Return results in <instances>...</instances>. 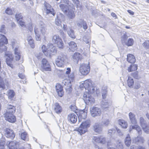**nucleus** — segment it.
<instances>
[{"label": "nucleus", "instance_id": "f257e3e1", "mask_svg": "<svg viewBox=\"0 0 149 149\" xmlns=\"http://www.w3.org/2000/svg\"><path fill=\"white\" fill-rule=\"evenodd\" d=\"M69 79H64L62 81V85H64V88L68 93H71L72 91L71 82H73L74 78V74L72 73L70 75H68Z\"/></svg>", "mask_w": 149, "mask_h": 149}, {"label": "nucleus", "instance_id": "f03ea898", "mask_svg": "<svg viewBox=\"0 0 149 149\" xmlns=\"http://www.w3.org/2000/svg\"><path fill=\"white\" fill-rule=\"evenodd\" d=\"M90 126V121L88 120L86 121L82 122L80 127L77 130V131L81 135L85 133L87 130V129Z\"/></svg>", "mask_w": 149, "mask_h": 149}, {"label": "nucleus", "instance_id": "7ed1b4c3", "mask_svg": "<svg viewBox=\"0 0 149 149\" xmlns=\"http://www.w3.org/2000/svg\"><path fill=\"white\" fill-rule=\"evenodd\" d=\"M67 59L66 56L63 54H61L58 56L56 61L55 63L58 67H62L65 63Z\"/></svg>", "mask_w": 149, "mask_h": 149}, {"label": "nucleus", "instance_id": "20e7f679", "mask_svg": "<svg viewBox=\"0 0 149 149\" xmlns=\"http://www.w3.org/2000/svg\"><path fill=\"white\" fill-rule=\"evenodd\" d=\"M83 97L84 100L86 104L92 105L95 102L94 98L91 95V94L87 92L84 93Z\"/></svg>", "mask_w": 149, "mask_h": 149}, {"label": "nucleus", "instance_id": "39448f33", "mask_svg": "<svg viewBox=\"0 0 149 149\" xmlns=\"http://www.w3.org/2000/svg\"><path fill=\"white\" fill-rule=\"evenodd\" d=\"M90 70L89 63L88 64L82 63L80 65L79 71L82 75H86L89 73Z\"/></svg>", "mask_w": 149, "mask_h": 149}, {"label": "nucleus", "instance_id": "423d86ee", "mask_svg": "<svg viewBox=\"0 0 149 149\" xmlns=\"http://www.w3.org/2000/svg\"><path fill=\"white\" fill-rule=\"evenodd\" d=\"M52 41L53 43L57 45L59 48L63 49L64 47V43L61 38L58 35H54L52 37Z\"/></svg>", "mask_w": 149, "mask_h": 149}, {"label": "nucleus", "instance_id": "0eeeda50", "mask_svg": "<svg viewBox=\"0 0 149 149\" xmlns=\"http://www.w3.org/2000/svg\"><path fill=\"white\" fill-rule=\"evenodd\" d=\"M41 69L42 71H50L51 70V66L47 60L45 58L42 59V61Z\"/></svg>", "mask_w": 149, "mask_h": 149}, {"label": "nucleus", "instance_id": "6e6552de", "mask_svg": "<svg viewBox=\"0 0 149 149\" xmlns=\"http://www.w3.org/2000/svg\"><path fill=\"white\" fill-rule=\"evenodd\" d=\"M5 56L7 64L11 68H13V65L12 63L13 60V55L10 54L6 53Z\"/></svg>", "mask_w": 149, "mask_h": 149}, {"label": "nucleus", "instance_id": "1a4fd4ad", "mask_svg": "<svg viewBox=\"0 0 149 149\" xmlns=\"http://www.w3.org/2000/svg\"><path fill=\"white\" fill-rule=\"evenodd\" d=\"M5 89V85L3 79L0 76V100L1 101H4V94L2 93L1 91Z\"/></svg>", "mask_w": 149, "mask_h": 149}, {"label": "nucleus", "instance_id": "9d476101", "mask_svg": "<svg viewBox=\"0 0 149 149\" xmlns=\"http://www.w3.org/2000/svg\"><path fill=\"white\" fill-rule=\"evenodd\" d=\"M4 117L5 119L10 123H14L16 120V117L13 114L6 113Z\"/></svg>", "mask_w": 149, "mask_h": 149}, {"label": "nucleus", "instance_id": "9b49d317", "mask_svg": "<svg viewBox=\"0 0 149 149\" xmlns=\"http://www.w3.org/2000/svg\"><path fill=\"white\" fill-rule=\"evenodd\" d=\"M5 135L6 136L11 139H13L15 136V134L13 130L10 129L6 128L4 130Z\"/></svg>", "mask_w": 149, "mask_h": 149}, {"label": "nucleus", "instance_id": "f8f14e48", "mask_svg": "<svg viewBox=\"0 0 149 149\" xmlns=\"http://www.w3.org/2000/svg\"><path fill=\"white\" fill-rule=\"evenodd\" d=\"M91 115L93 117L100 116L101 113V110L100 109L97 107H93L90 110Z\"/></svg>", "mask_w": 149, "mask_h": 149}, {"label": "nucleus", "instance_id": "ddd939ff", "mask_svg": "<svg viewBox=\"0 0 149 149\" xmlns=\"http://www.w3.org/2000/svg\"><path fill=\"white\" fill-rule=\"evenodd\" d=\"M87 110L84 109L83 110H80L78 114H77L78 116L79 121H80V120H81L82 119H85L87 116Z\"/></svg>", "mask_w": 149, "mask_h": 149}, {"label": "nucleus", "instance_id": "4468645a", "mask_svg": "<svg viewBox=\"0 0 149 149\" xmlns=\"http://www.w3.org/2000/svg\"><path fill=\"white\" fill-rule=\"evenodd\" d=\"M111 104V102L108 99L107 100L103 99L101 102V105L102 109L105 110L109 107Z\"/></svg>", "mask_w": 149, "mask_h": 149}, {"label": "nucleus", "instance_id": "2eb2a0df", "mask_svg": "<svg viewBox=\"0 0 149 149\" xmlns=\"http://www.w3.org/2000/svg\"><path fill=\"white\" fill-rule=\"evenodd\" d=\"M77 25L79 28L83 27L85 30H86L88 28V26L87 23L83 19H80L77 22Z\"/></svg>", "mask_w": 149, "mask_h": 149}, {"label": "nucleus", "instance_id": "dca6fc26", "mask_svg": "<svg viewBox=\"0 0 149 149\" xmlns=\"http://www.w3.org/2000/svg\"><path fill=\"white\" fill-rule=\"evenodd\" d=\"M46 9V13L48 14L49 13L51 14L54 16L55 15V13L54 12V10L53 8H51V6L49 4L45 2L44 3Z\"/></svg>", "mask_w": 149, "mask_h": 149}, {"label": "nucleus", "instance_id": "f3484780", "mask_svg": "<svg viewBox=\"0 0 149 149\" xmlns=\"http://www.w3.org/2000/svg\"><path fill=\"white\" fill-rule=\"evenodd\" d=\"M68 119L70 122L74 123L77 120V117L75 114L71 113L68 116Z\"/></svg>", "mask_w": 149, "mask_h": 149}, {"label": "nucleus", "instance_id": "a211bd4d", "mask_svg": "<svg viewBox=\"0 0 149 149\" xmlns=\"http://www.w3.org/2000/svg\"><path fill=\"white\" fill-rule=\"evenodd\" d=\"M132 142L133 143L137 144H141L143 143L144 139L143 137L138 136L133 138Z\"/></svg>", "mask_w": 149, "mask_h": 149}, {"label": "nucleus", "instance_id": "6ab92c4d", "mask_svg": "<svg viewBox=\"0 0 149 149\" xmlns=\"http://www.w3.org/2000/svg\"><path fill=\"white\" fill-rule=\"evenodd\" d=\"M56 89L58 95L60 97H62L63 95V87L59 84H57L56 86Z\"/></svg>", "mask_w": 149, "mask_h": 149}, {"label": "nucleus", "instance_id": "aec40b11", "mask_svg": "<svg viewBox=\"0 0 149 149\" xmlns=\"http://www.w3.org/2000/svg\"><path fill=\"white\" fill-rule=\"evenodd\" d=\"M19 142L15 141L10 142L8 145L9 149H17L19 147Z\"/></svg>", "mask_w": 149, "mask_h": 149}, {"label": "nucleus", "instance_id": "412c9836", "mask_svg": "<svg viewBox=\"0 0 149 149\" xmlns=\"http://www.w3.org/2000/svg\"><path fill=\"white\" fill-rule=\"evenodd\" d=\"M93 140L96 143L101 144H104L106 141L105 138L102 136L99 137L94 136Z\"/></svg>", "mask_w": 149, "mask_h": 149}, {"label": "nucleus", "instance_id": "4be33fe9", "mask_svg": "<svg viewBox=\"0 0 149 149\" xmlns=\"http://www.w3.org/2000/svg\"><path fill=\"white\" fill-rule=\"evenodd\" d=\"M132 129L136 130L138 132V134L141 135L142 133V130L140 127L138 125H131L130 127L129 132H130Z\"/></svg>", "mask_w": 149, "mask_h": 149}, {"label": "nucleus", "instance_id": "5701e85b", "mask_svg": "<svg viewBox=\"0 0 149 149\" xmlns=\"http://www.w3.org/2000/svg\"><path fill=\"white\" fill-rule=\"evenodd\" d=\"M69 51L74 52L77 49L76 44L74 42L72 41L68 43Z\"/></svg>", "mask_w": 149, "mask_h": 149}, {"label": "nucleus", "instance_id": "b1692460", "mask_svg": "<svg viewBox=\"0 0 149 149\" xmlns=\"http://www.w3.org/2000/svg\"><path fill=\"white\" fill-rule=\"evenodd\" d=\"M8 40L5 36L0 34V47L8 43Z\"/></svg>", "mask_w": 149, "mask_h": 149}, {"label": "nucleus", "instance_id": "393cba45", "mask_svg": "<svg viewBox=\"0 0 149 149\" xmlns=\"http://www.w3.org/2000/svg\"><path fill=\"white\" fill-rule=\"evenodd\" d=\"M54 110L56 113H61L62 110V107L58 103H55L54 105Z\"/></svg>", "mask_w": 149, "mask_h": 149}, {"label": "nucleus", "instance_id": "a878e982", "mask_svg": "<svg viewBox=\"0 0 149 149\" xmlns=\"http://www.w3.org/2000/svg\"><path fill=\"white\" fill-rule=\"evenodd\" d=\"M39 27L40 28V31L42 34L45 33L46 30V25L44 23L43 21V19L42 20H40L39 24Z\"/></svg>", "mask_w": 149, "mask_h": 149}, {"label": "nucleus", "instance_id": "bb28decb", "mask_svg": "<svg viewBox=\"0 0 149 149\" xmlns=\"http://www.w3.org/2000/svg\"><path fill=\"white\" fill-rule=\"evenodd\" d=\"M7 109H8L6 112V113L13 114L15 111L16 108L15 107L13 106L9 105L7 107Z\"/></svg>", "mask_w": 149, "mask_h": 149}, {"label": "nucleus", "instance_id": "cd10ccee", "mask_svg": "<svg viewBox=\"0 0 149 149\" xmlns=\"http://www.w3.org/2000/svg\"><path fill=\"white\" fill-rule=\"evenodd\" d=\"M127 60L128 62L133 63L135 62L136 59L134 55L131 54H129L127 55Z\"/></svg>", "mask_w": 149, "mask_h": 149}, {"label": "nucleus", "instance_id": "c85d7f7f", "mask_svg": "<svg viewBox=\"0 0 149 149\" xmlns=\"http://www.w3.org/2000/svg\"><path fill=\"white\" fill-rule=\"evenodd\" d=\"M67 33L69 36L72 39H74L76 38L74 31L72 29L69 28L67 31Z\"/></svg>", "mask_w": 149, "mask_h": 149}, {"label": "nucleus", "instance_id": "c756f323", "mask_svg": "<svg viewBox=\"0 0 149 149\" xmlns=\"http://www.w3.org/2000/svg\"><path fill=\"white\" fill-rule=\"evenodd\" d=\"M67 16L70 19H72L75 17L74 11L72 9H69L67 11Z\"/></svg>", "mask_w": 149, "mask_h": 149}, {"label": "nucleus", "instance_id": "7c9ffc66", "mask_svg": "<svg viewBox=\"0 0 149 149\" xmlns=\"http://www.w3.org/2000/svg\"><path fill=\"white\" fill-rule=\"evenodd\" d=\"M93 130L95 132L100 133L102 131L101 126L98 123H95L93 126Z\"/></svg>", "mask_w": 149, "mask_h": 149}, {"label": "nucleus", "instance_id": "2f4dec72", "mask_svg": "<svg viewBox=\"0 0 149 149\" xmlns=\"http://www.w3.org/2000/svg\"><path fill=\"white\" fill-rule=\"evenodd\" d=\"M131 143V139L129 134H127L125 140V145L127 146H130Z\"/></svg>", "mask_w": 149, "mask_h": 149}, {"label": "nucleus", "instance_id": "473e14b6", "mask_svg": "<svg viewBox=\"0 0 149 149\" xmlns=\"http://www.w3.org/2000/svg\"><path fill=\"white\" fill-rule=\"evenodd\" d=\"M129 116L131 123L132 124H136L137 121L135 118V115L132 112H130L129 114Z\"/></svg>", "mask_w": 149, "mask_h": 149}, {"label": "nucleus", "instance_id": "72a5a7b5", "mask_svg": "<svg viewBox=\"0 0 149 149\" xmlns=\"http://www.w3.org/2000/svg\"><path fill=\"white\" fill-rule=\"evenodd\" d=\"M15 58L16 61L19 60L21 57V54L18 48H15L14 49Z\"/></svg>", "mask_w": 149, "mask_h": 149}, {"label": "nucleus", "instance_id": "f704fd0d", "mask_svg": "<svg viewBox=\"0 0 149 149\" xmlns=\"http://www.w3.org/2000/svg\"><path fill=\"white\" fill-rule=\"evenodd\" d=\"M91 84V83L89 80H86L84 81L83 83L82 84L84 87L86 89H87L88 90L90 87Z\"/></svg>", "mask_w": 149, "mask_h": 149}, {"label": "nucleus", "instance_id": "c9c22d12", "mask_svg": "<svg viewBox=\"0 0 149 149\" xmlns=\"http://www.w3.org/2000/svg\"><path fill=\"white\" fill-rule=\"evenodd\" d=\"M127 81L128 86L130 88H133V86L134 84L133 79L130 77H128Z\"/></svg>", "mask_w": 149, "mask_h": 149}, {"label": "nucleus", "instance_id": "e433bc0d", "mask_svg": "<svg viewBox=\"0 0 149 149\" xmlns=\"http://www.w3.org/2000/svg\"><path fill=\"white\" fill-rule=\"evenodd\" d=\"M59 7L61 10L65 13H67V11L69 9L68 8V6L65 4H60L59 5Z\"/></svg>", "mask_w": 149, "mask_h": 149}, {"label": "nucleus", "instance_id": "4c0bfd02", "mask_svg": "<svg viewBox=\"0 0 149 149\" xmlns=\"http://www.w3.org/2000/svg\"><path fill=\"white\" fill-rule=\"evenodd\" d=\"M119 124L121 125L122 127L123 128L125 129L127 127V123L125 120H119Z\"/></svg>", "mask_w": 149, "mask_h": 149}, {"label": "nucleus", "instance_id": "58836bf2", "mask_svg": "<svg viewBox=\"0 0 149 149\" xmlns=\"http://www.w3.org/2000/svg\"><path fill=\"white\" fill-rule=\"evenodd\" d=\"M15 93L14 91L11 90H10L8 92V98L12 100V98L14 96Z\"/></svg>", "mask_w": 149, "mask_h": 149}, {"label": "nucleus", "instance_id": "ea45409f", "mask_svg": "<svg viewBox=\"0 0 149 149\" xmlns=\"http://www.w3.org/2000/svg\"><path fill=\"white\" fill-rule=\"evenodd\" d=\"M140 125L142 128L145 127L147 125L146 122L143 118L141 117L140 118Z\"/></svg>", "mask_w": 149, "mask_h": 149}, {"label": "nucleus", "instance_id": "a19ab883", "mask_svg": "<svg viewBox=\"0 0 149 149\" xmlns=\"http://www.w3.org/2000/svg\"><path fill=\"white\" fill-rule=\"evenodd\" d=\"M21 137L22 139L26 141L28 140L27 134L26 132H22L21 134Z\"/></svg>", "mask_w": 149, "mask_h": 149}, {"label": "nucleus", "instance_id": "79ce46f5", "mask_svg": "<svg viewBox=\"0 0 149 149\" xmlns=\"http://www.w3.org/2000/svg\"><path fill=\"white\" fill-rule=\"evenodd\" d=\"M48 51H50L51 52L50 53L51 54H52L53 53H56V47L52 45L49 46Z\"/></svg>", "mask_w": 149, "mask_h": 149}, {"label": "nucleus", "instance_id": "37998d69", "mask_svg": "<svg viewBox=\"0 0 149 149\" xmlns=\"http://www.w3.org/2000/svg\"><path fill=\"white\" fill-rule=\"evenodd\" d=\"M56 18L60 20L63 21L65 19V16L62 13H57Z\"/></svg>", "mask_w": 149, "mask_h": 149}, {"label": "nucleus", "instance_id": "c03bdc74", "mask_svg": "<svg viewBox=\"0 0 149 149\" xmlns=\"http://www.w3.org/2000/svg\"><path fill=\"white\" fill-rule=\"evenodd\" d=\"M15 18L17 22L22 21L23 18V16L21 13H17L15 15Z\"/></svg>", "mask_w": 149, "mask_h": 149}, {"label": "nucleus", "instance_id": "a18cd8bd", "mask_svg": "<svg viewBox=\"0 0 149 149\" xmlns=\"http://www.w3.org/2000/svg\"><path fill=\"white\" fill-rule=\"evenodd\" d=\"M102 99H105L107 95V90L106 89H102Z\"/></svg>", "mask_w": 149, "mask_h": 149}, {"label": "nucleus", "instance_id": "49530a36", "mask_svg": "<svg viewBox=\"0 0 149 149\" xmlns=\"http://www.w3.org/2000/svg\"><path fill=\"white\" fill-rule=\"evenodd\" d=\"M131 75L135 79H139L141 78L138 75V72L137 71L132 73Z\"/></svg>", "mask_w": 149, "mask_h": 149}, {"label": "nucleus", "instance_id": "de8ad7c7", "mask_svg": "<svg viewBox=\"0 0 149 149\" xmlns=\"http://www.w3.org/2000/svg\"><path fill=\"white\" fill-rule=\"evenodd\" d=\"M134 43V40L130 38L127 40L126 44L128 46H132Z\"/></svg>", "mask_w": 149, "mask_h": 149}, {"label": "nucleus", "instance_id": "09e8293b", "mask_svg": "<svg viewBox=\"0 0 149 149\" xmlns=\"http://www.w3.org/2000/svg\"><path fill=\"white\" fill-rule=\"evenodd\" d=\"M5 142L2 139L0 140V149H3L4 148Z\"/></svg>", "mask_w": 149, "mask_h": 149}, {"label": "nucleus", "instance_id": "8fccbe9b", "mask_svg": "<svg viewBox=\"0 0 149 149\" xmlns=\"http://www.w3.org/2000/svg\"><path fill=\"white\" fill-rule=\"evenodd\" d=\"M80 54L78 53H74L73 56V58L74 59H75L77 61L79 59ZM78 62V61H77Z\"/></svg>", "mask_w": 149, "mask_h": 149}, {"label": "nucleus", "instance_id": "3c124183", "mask_svg": "<svg viewBox=\"0 0 149 149\" xmlns=\"http://www.w3.org/2000/svg\"><path fill=\"white\" fill-rule=\"evenodd\" d=\"M143 46L146 49H149V41L146 40L143 44Z\"/></svg>", "mask_w": 149, "mask_h": 149}, {"label": "nucleus", "instance_id": "603ef678", "mask_svg": "<svg viewBox=\"0 0 149 149\" xmlns=\"http://www.w3.org/2000/svg\"><path fill=\"white\" fill-rule=\"evenodd\" d=\"M5 13L6 14L8 15H12L13 14L12 10L11 8H7L6 10Z\"/></svg>", "mask_w": 149, "mask_h": 149}, {"label": "nucleus", "instance_id": "864d4df0", "mask_svg": "<svg viewBox=\"0 0 149 149\" xmlns=\"http://www.w3.org/2000/svg\"><path fill=\"white\" fill-rule=\"evenodd\" d=\"M130 149H145V148L142 146L137 147L135 145H133L130 147Z\"/></svg>", "mask_w": 149, "mask_h": 149}, {"label": "nucleus", "instance_id": "5fc2aeb1", "mask_svg": "<svg viewBox=\"0 0 149 149\" xmlns=\"http://www.w3.org/2000/svg\"><path fill=\"white\" fill-rule=\"evenodd\" d=\"M62 21L58 19L56 17L55 19V23L56 25L58 26H60L61 25V23Z\"/></svg>", "mask_w": 149, "mask_h": 149}, {"label": "nucleus", "instance_id": "6e6d98bb", "mask_svg": "<svg viewBox=\"0 0 149 149\" xmlns=\"http://www.w3.org/2000/svg\"><path fill=\"white\" fill-rule=\"evenodd\" d=\"M142 128L146 133L147 134L149 133V127L147 125H146L145 127Z\"/></svg>", "mask_w": 149, "mask_h": 149}, {"label": "nucleus", "instance_id": "4d7b16f0", "mask_svg": "<svg viewBox=\"0 0 149 149\" xmlns=\"http://www.w3.org/2000/svg\"><path fill=\"white\" fill-rule=\"evenodd\" d=\"M140 83L139 81L135 82L134 86V88L136 89H138L140 87Z\"/></svg>", "mask_w": 149, "mask_h": 149}, {"label": "nucleus", "instance_id": "13d9d810", "mask_svg": "<svg viewBox=\"0 0 149 149\" xmlns=\"http://www.w3.org/2000/svg\"><path fill=\"white\" fill-rule=\"evenodd\" d=\"M116 130L113 129L109 130H108V134L111 136H112L113 134H114V133L115 132Z\"/></svg>", "mask_w": 149, "mask_h": 149}, {"label": "nucleus", "instance_id": "bf43d9fd", "mask_svg": "<svg viewBox=\"0 0 149 149\" xmlns=\"http://www.w3.org/2000/svg\"><path fill=\"white\" fill-rule=\"evenodd\" d=\"M96 88L95 87H91V86L88 89V91H89L91 93H93L95 91Z\"/></svg>", "mask_w": 149, "mask_h": 149}, {"label": "nucleus", "instance_id": "052dcab7", "mask_svg": "<svg viewBox=\"0 0 149 149\" xmlns=\"http://www.w3.org/2000/svg\"><path fill=\"white\" fill-rule=\"evenodd\" d=\"M70 108L72 111H74L75 113H76V112L75 111L77 110V107L76 106L74 105H71L70 107Z\"/></svg>", "mask_w": 149, "mask_h": 149}, {"label": "nucleus", "instance_id": "680f3d73", "mask_svg": "<svg viewBox=\"0 0 149 149\" xmlns=\"http://www.w3.org/2000/svg\"><path fill=\"white\" fill-rule=\"evenodd\" d=\"M83 40L85 42L86 44H89L91 41V40L87 38L84 37L83 38Z\"/></svg>", "mask_w": 149, "mask_h": 149}, {"label": "nucleus", "instance_id": "e2e57ef3", "mask_svg": "<svg viewBox=\"0 0 149 149\" xmlns=\"http://www.w3.org/2000/svg\"><path fill=\"white\" fill-rule=\"evenodd\" d=\"M29 44L30 45L31 47L32 48H33L34 47V45L33 43V40H32L29 41L28 42Z\"/></svg>", "mask_w": 149, "mask_h": 149}, {"label": "nucleus", "instance_id": "0e129e2a", "mask_svg": "<svg viewBox=\"0 0 149 149\" xmlns=\"http://www.w3.org/2000/svg\"><path fill=\"white\" fill-rule=\"evenodd\" d=\"M131 66L132 68V70H136L137 69L138 65L136 64L131 65Z\"/></svg>", "mask_w": 149, "mask_h": 149}, {"label": "nucleus", "instance_id": "69168bd1", "mask_svg": "<svg viewBox=\"0 0 149 149\" xmlns=\"http://www.w3.org/2000/svg\"><path fill=\"white\" fill-rule=\"evenodd\" d=\"M109 122L110 121L108 119H105L103 121L102 123L104 125L107 126L109 124Z\"/></svg>", "mask_w": 149, "mask_h": 149}, {"label": "nucleus", "instance_id": "338daca9", "mask_svg": "<svg viewBox=\"0 0 149 149\" xmlns=\"http://www.w3.org/2000/svg\"><path fill=\"white\" fill-rule=\"evenodd\" d=\"M128 37L126 34H124L122 37L121 40L122 41H125L127 39Z\"/></svg>", "mask_w": 149, "mask_h": 149}, {"label": "nucleus", "instance_id": "774afa93", "mask_svg": "<svg viewBox=\"0 0 149 149\" xmlns=\"http://www.w3.org/2000/svg\"><path fill=\"white\" fill-rule=\"evenodd\" d=\"M42 49V52L44 53L46 52L47 48H46V46L44 45H43L41 47Z\"/></svg>", "mask_w": 149, "mask_h": 149}]
</instances>
